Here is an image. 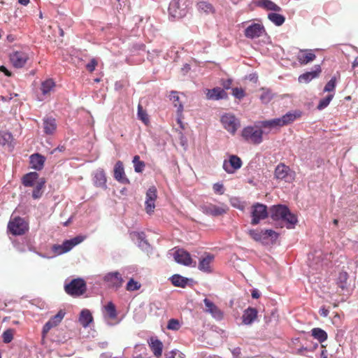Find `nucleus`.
I'll list each match as a JSON object with an SVG mask.
<instances>
[{
	"label": "nucleus",
	"mask_w": 358,
	"mask_h": 358,
	"mask_svg": "<svg viewBox=\"0 0 358 358\" xmlns=\"http://www.w3.org/2000/svg\"><path fill=\"white\" fill-rule=\"evenodd\" d=\"M198 9L206 13H213L215 12L214 7L211 3L206 1H201L197 3Z\"/></svg>",
	"instance_id": "nucleus-40"
},
{
	"label": "nucleus",
	"mask_w": 358,
	"mask_h": 358,
	"mask_svg": "<svg viewBox=\"0 0 358 358\" xmlns=\"http://www.w3.org/2000/svg\"><path fill=\"white\" fill-rule=\"evenodd\" d=\"M138 117L145 124L148 122L147 113L143 109L141 105L138 106Z\"/></svg>",
	"instance_id": "nucleus-52"
},
{
	"label": "nucleus",
	"mask_w": 358,
	"mask_h": 358,
	"mask_svg": "<svg viewBox=\"0 0 358 358\" xmlns=\"http://www.w3.org/2000/svg\"><path fill=\"white\" fill-rule=\"evenodd\" d=\"M203 303L206 306L205 312L210 313L216 320L220 321L223 319V312L213 301L205 298Z\"/></svg>",
	"instance_id": "nucleus-17"
},
{
	"label": "nucleus",
	"mask_w": 358,
	"mask_h": 358,
	"mask_svg": "<svg viewBox=\"0 0 358 358\" xmlns=\"http://www.w3.org/2000/svg\"><path fill=\"white\" fill-rule=\"evenodd\" d=\"M213 259L214 256L210 254H208L206 255V257L201 258L199 260L198 268L200 271L207 273H211L212 269L210 268V263Z\"/></svg>",
	"instance_id": "nucleus-30"
},
{
	"label": "nucleus",
	"mask_w": 358,
	"mask_h": 358,
	"mask_svg": "<svg viewBox=\"0 0 358 358\" xmlns=\"http://www.w3.org/2000/svg\"><path fill=\"white\" fill-rule=\"evenodd\" d=\"M149 345L154 354L157 357L162 356L163 350L162 342L157 338H151Z\"/></svg>",
	"instance_id": "nucleus-31"
},
{
	"label": "nucleus",
	"mask_w": 358,
	"mask_h": 358,
	"mask_svg": "<svg viewBox=\"0 0 358 358\" xmlns=\"http://www.w3.org/2000/svg\"><path fill=\"white\" fill-rule=\"evenodd\" d=\"M55 327V326L48 320L43 327L42 329V335L43 337H45L47 334L49 332V331Z\"/></svg>",
	"instance_id": "nucleus-56"
},
{
	"label": "nucleus",
	"mask_w": 358,
	"mask_h": 358,
	"mask_svg": "<svg viewBox=\"0 0 358 358\" xmlns=\"http://www.w3.org/2000/svg\"><path fill=\"white\" fill-rule=\"evenodd\" d=\"M251 295L253 299H258L260 296V293L258 289H254L252 291Z\"/></svg>",
	"instance_id": "nucleus-63"
},
{
	"label": "nucleus",
	"mask_w": 358,
	"mask_h": 358,
	"mask_svg": "<svg viewBox=\"0 0 358 358\" xmlns=\"http://www.w3.org/2000/svg\"><path fill=\"white\" fill-rule=\"evenodd\" d=\"M348 274L345 271L339 273L337 278V285L342 289L345 290L348 287Z\"/></svg>",
	"instance_id": "nucleus-39"
},
{
	"label": "nucleus",
	"mask_w": 358,
	"mask_h": 358,
	"mask_svg": "<svg viewBox=\"0 0 358 358\" xmlns=\"http://www.w3.org/2000/svg\"><path fill=\"white\" fill-rule=\"evenodd\" d=\"M65 315V313L59 310L55 315L52 316L49 321L55 326H57Z\"/></svg>",
	"instance_id": "nucleus-47"
},
{
	"label": "nucleus",
	"mask_w": 358,
	"mask_h": 358,
	"mask_svg": "<svg viewBox=\"0 0 358 358\" xmlns=\"http://www.w3.org/2000/svg\"><path fill=\"white\" fill-rule=\"evenodd\" d=\"M93 322V317L91 312L88 309H83L81 310L79 316V322L80 324L86 328Z\"/></svg>",
	"instance_id": "nucleus-33"
},
{
	"label": "nucleus",
	"mask_w": 358,
	"mask_h": 358,
	"mask_svg": "<svg viewBox=\"0 0 358 358\" xmlns=\"http://www.w3.org/2000/svg\"><path fill=\"white\" fill-rule=\"evenodd\" d=\"M104 308L110 318L115 319L117 317V310L112 301H109Z\"/></svg>",
	"instance_id": "nucleus-43"
},
{
	"label": "nucleus",
	"mask_w": 358,
	"mask_h": 358,
	"mask_svg": "<svg viewBox=\"0 0 358 358\" xmlns=\"http://www.w3.org/2000/svg\"><path fill=\"white\" fill-rule=\"evenodd\" d=\"M221 85L222 86V89L225 90H229L231 89V85H232V80L231 78H228L226 80H222Z\"/></svg>",
	"instance_id": "nucleus-59"
},
{
	"label": "nucleus",
	"mask_w": 358,
	"mask_h": 358,
	"mask_svg": "<svg viewBox=\"0 0 358 358\" xmlns=\"http://www.w3.org/2000/svg\"><path fill=\"white\" fill-rule=\"evenodd\" d=\"M175 261L182 265L189 266H192V259L190 254L183 249L177 250L173 255Z\"/></svg>",
	"instance_id": "nucleus-18"
},
{
	"label": "nucleus",
	"mask_w": 358,
	"mask_h": 358,
	"mask_svg": "<svg viewBox=\"0 0 358 358\" xmlns=\"http://www.w3.org/2000/svg\"><path fill=\"white\" fill-rule=\"evenodd\" d=\"M45 179L44 178H40L32 192V198L34 199H38L42 196L43 188L45 187Z\"/></svg>",
	"instance_id": "nucleus-34"
},
{
	"label": "nucleus",
	"mask_w": 358,
	"mask_h": 358,
	"mask_svg": "<svg viewBox=\"0 0 358 358\" xmlns=\"http://www.w3.org/2000/svg\"><path fill=\"white\" fill-rule=\"evenodd\" d=\"M187 6L180 4V0H172L169 6V17L172 19H180L186 15Z\"/></svg>",
	"instance_id": "nucleus-10"
},
{
	"label": "nucleus",
	"mask_w": 358,
	"mask_h": 358,
	"mask_svg": "<svg viewBox=\"0 0 358 358\" xmlns=\"http://www.w3.org/2000/svg\"><path fill=\"white\" fill-rule=\"evenodd\" d=\"M243 165L241 159L235 155H230L229 159L223 161L222 168L229 174H232L240 169Z\"/></svg>",
	"instance_id": "nucleus-13"
},
{
	"label": "nucleus",
	"mask_w": 358,
	"mask_h": 358,
	"mask_svg": "<svg viewBox=\"0 0 358 358\" xmlns=\"http://www.w3.org/2000/svg\"><path fill=\"white\" fill-rule=\"evenodd\" d=\"M258 311L255 308L248 307L242 315V322L245 325H251L257 318Z\"/></svg>",
	"instance_id": "nucleus-24"
},
{
	"label": "nucleus",
	"mask_w": 358,
	"mask_h": 358,
	"mask_svg": "<svg viewBox=\"0 0 358 358\" xmlns=\"http://www.w3.org/2000/svg\"><path fill=\"white\" fill-rule=\"evenodd\" d=\"M63 247L64 248V250H63V252H68L75 246L73 245L72 241L71 239H68V240H65L63 242Z\"/></svg>",
	"instance_id": "nucleus-57"
},
{
	"label": "nucleus",
	"mask_w": 358,
	"mask_h": 358,
	"mask_svg": "<svg viewBox=\"0 0 358 358\" xmlns=\"http://www.w3.org/2000/svg\"><path fill=\"white\" fill-rule=\"evenodd\" d=\"M103 281L108 285V287L115 289L116 290L120 289L124 282L122 275L118 271L107 273L103 275Z\"/></svg>",
	"instance_id": "nucleus-12"
},
{
	"label": "nucleus",
	"mask_w": 358,
	"mask_h": 358,
	"mask_svg": "<svg viewBox=\"0 0 358 358\" xmlns=\"http://www.w3.org/2000/svg\"><path fill=\"white\" fill-rule=\"evenodd\" d=\"M215 193L222 195L224 193V187L222 183L217 182L213 185V187Z\"/></svg>",
	"instance_id": "nucleus-54"
},
{
	"label": "nucleus",
	"mask_w": 358,
	"mask_h": 358,
	"mask_svg": "<svg viewBox=\"0 0 358 358\" xmlns=\"http://www.w3.org/2000/svg\"><path fill=\"white\" fill-rule=\"evenodd\" d=\"M96 65H97V62L94 58H93L90 60V62L89 63L87 64L86 69L90 72H92L94 71Z\"/></svg>",
	"instance_id": "nucleus-58"
},
{
	"label": "nucleus",
	"mask_w": 358,
	"mask_h": 358,
	"mask_svg": "<svg viewBox=\"0 0 358 358\" xmlns=\"http://www.w3.org/2000/svg\"><path fill=\"white\" fill-rule=\"evenodd\" d=\"M170 280L171 283L178 287L185 288L188 285H192L194 282V280L192 278H186L182 276L180 274H174L170 278Z\"/></svg>",
	"instance_id": "nucleus-26"
},
{
	"label": "nucleus",
	"mask_w": 358,
	"mask_h": 358,
	"mask_svg": "<svg viewBox=\"0 0 358 358\" xmlns=\"http://www.w3.org/2000/svg\"><path fill=\"white\" fill-rule=\"evenodd\" d=\"M39 179V174L37 172H29L23 176L22 184L25 187H33Z\"/></svg>",
	"instance_id": "nucleus-32"
},
{
	"label": "nucleus",
	"mask_w": 358,
	"mask_h": 358,
	"mask_svg": "<svg viewBox=\"0 0 358 358\" xmlns=\"http://www.w3.org/2000/svg\"><path fill=\"white\" fill-rule=\"evenodd\" d=\"M336 87V78L333 76L324 87V92H334Z\"/></svg>",
	"instance_id": "nucleus-45"
},
{
	"label": "nucleus",
	"mask_w": 358,
	"mask_h": 358,
	"mask_svg": "<svg viewBox=\"0 0 358 358\" xmlns=\"http://www.w3.org/2000/svg\"><path fill=\"white\" fill-rule=\"evenodd\" d=\"M206 98L208 100L215 101L227 99L228 94L224 89L219 87H216L211 90H207Z\"/></svg>",
	"instance_id": "nucleus-21"
},
{
	"label": "nucleus",
	"mask_w": 358,
	"mask_h": 358,
	"mask_svg": "<svg viewBox=\"0 0 358 358\" xmlns=\"http://www.w3.org/2000/svg\"><path fill=\"white\" fill-rule=\"evenodd\" d=\"M265 33V29L263 24L259 23H252L244 30V35L250 39H255L260 37Z\"/></svg>",
	"instance_id": "nucleus-15"
},
{
	"label": "nucleus",
	"mask_w": 358,
	"mask_h": 358,
	"mask_svg": "<svg viewBox=\"0 0 358 358\" xmlns=\"http://www.w3.org/2000/svg\"><path fill=\"white\" fill-rule=\"evenodd\" d=\"M300 116L299 112H288L280 117L274 118L269 120H263L257 122L256 125L262 128H277L287 125L293 122Z\"/></svg>",
	"instance_id": "nucleus-2"
},
{
	"label": "nucleus",
	"mask_w": 358,
	"mask_h": 358,
	"mask_svg": "<svg viewBox=\"0 0 358 358\" xmlns=\"http://www.w3.org/2000/svg\"><path fill=\"white\" fill-rule=\"evenodd\" d=\"M334 96V93L333 94H329L327 96H326L324 98L320 99L319 101V103L317 106V108L320 110L324 109L327 108L331 100L333 99Z\"/></svg>",
	"instance_id": "nucleus-42"
},
{
	"label": "nucleus",
	"mask_w": 358,
	"mask_h": 358,
	"mask_svg": "<svg viewBox=\"0 0 358 358\" xmlns=\"http://www.w3.org/2000/svg\"><path fill=\"white\" fill-rule=\"evenodd\" d=\"M272 94L269 90L264 91L260 96L262 102L264 104L268 103L272 99Z\"/></svg>",
	"instance_id": "nucleus-53"
},
{
	"label": "nucleus",
	"mask_w": 358,
	"mask_h": 358,
	"mask_svg": "<svg viewBox=\"0 0 358 358\" xmlns=\"http://www.w3.org/2000/svg\"><path fill=\"white\" fill-rule=\"evenodd\" d=\"M257 5L268 10L280 12L282 10L279 6H278L271 0H259L257 3Z\"/></svg>",
	"instance_id": "nucleus-36"
},
{
	"label": "nucleus",
	"mask_w": 358,
	"mask_h": 358,
	"mask_svg": "<svg viewBox=\"0 0 358 358\" xmlns=\"http://www.w3.org/2000/svg\"><path fill=\"white\" fill-rule=\"evenodd\" d=\"M1 338L4 343L8 344L10 343L13 339V329H8L4 331L1 335Z\"/></svg>",
	"instance_id": "nucleus-46"
},
{
	"label": "nucleus",
	"mask_w": 358,
	"mask_h": 358,
	"mask_svg": "<svg viewBox=\"0 0 358 358\" xmlns=\"http://www.w3.org/2000/svg\"><path fill=\"white\" fill-rule=\"evenodd\" d=\"M316 55L311 49L300 50L297 55V60L301 64H307L315 59Z\"/></svg>",
	"instance_id": "nucleus-23"
},
{
	"label": "nucleus",
	"mask_w": 358,
	"mask_h": 358,
	"mask_svg": "<svg viewBox=\"0 0 358 358\" xmlns=\"http://www.w3.org/2000/svg\"><path fill=\"white\" fill-rule=\"evenodd\" d=\"M271 217L275 220H282L286 222L287 229H292L297 223L296 216L292 213L289 208L285 205H275L270 208Z\"/></svg>",
	"instance_id": "nucleus-1"
},
{
	"label": "nucleus",
	"mask_w": 358,
	"mask_h": 358,
	"mask_svg": "<svg viewBox=\"0 0 358 358\" xmlns=\"http://www.w3.org/2000/svg\"><path fill=\"white\" fill-rule=\"evenodd\" d=\"M28 59V55L22 51H15L10 57V61L15 68H22Z\"/></svg>",
	"instance_id": "nucleus-19"
},
{
	"label": "nucleus",
	"mask_w": 358,
	"mask_h": 358,
	"mask_svg": "<svg viewBox=\"0 0 358 358\" xmlns=\"http://www.w3.org/2000/svg\"><path fill=\"white\" fill-rule=\"evenodd\" d=\"M8 229L14 236H21L28 231L29 225L23 218L17 217L9 222Z\"/></svg>",
	"instance_id": "nucleus-8"
},
{
	"label": "nucleus",
	"mask_w": 358,
	"mask_h": 358,
	"mask_svg": "<svg viewBox=\"0 0 358 358\" xmlns=\"http://www.w3.org/2000/svg\"><path fill=\"white\" fill-rule=\"evenodd\" d=\"M180 324L177 319H170L168 322L167 329L169 330L177 331L180 329Z\"/></svg>",
	"instance_id": "nucleus-51"
},
{
	"label": "nucleus",
	"mask_w": 358,
	"mask_h": 358,
	"mask_svg": "<svg viewBox=\"0 0 358 358\" xmlns=\"http://www.w3.org/2000/svg\"><path fill=\"white\" fill-rule=\"evenodd\" d=\"M56 86L55 82L52 78L46 79L43 81L41 84V94L37 96V100L38 101H43L44 96L48 94Z\"/></svg>",
	"instance_id": "nucleus-22"
},
{
	"label": "nucleus",
	"mask_w": 358,
	"mask_h": 358,
	"mask_svg": "<svg viewBox=\"0 0 358 358\" xmlns=\"http://www.w3.org/2000/svg\"><path fill=\"white\" fill-rule=\"evenodd\" d=\"M220 120L224 128L231 134H234L241 125L240 120L232 113L223 114Z\"/></svg>",
	"instance_id": "nucleus-9"
},
{
	"label": "nucleus",
	"mask_w": 358,
	"mask_h": 358,
	"mask_svg": "<svg viewBox=\"0 0 358 358\" xmlns=\"http://www.w3.org/2000/svg\"><path fill=\"white\" fill-rule=\"evenodd\" d=\"M268 18L276 26H281L285 21L284 15L276 13H269L268 14Z\"/></svg>",
	"instance_id": "nucleus-38"
},
{
	"label": "nucleus",
	"mask_w": 358,
	"mask_h": 358,
	"mask_svg": "<svg viewBox=\"0 0 358 358\" xmlns=\"http://www.w3.org/2000/svg\"><path fill=\"white\" fill-rule=\"evenodd\" d=\"M132 162L134 164L135 172L141 173L143 171L145 164L144 162L140 160V157L138 155H135L134 157Z\"/></svg>",
	"instance_id": "nucleus-41"
},
{
	"label": "nucleus",
	"mask_w": 358,
	"mask_h": 358,
	"mask_svg": "<svg viewBox=\"0 0 358 358\" xmlns=\"http://www.w3.org/2000/svg\"><path fill=\"white\" fill-rule=\"evenodd\" d=\"M231 353L233 355L234 358H239V356L241 353V348L238 347L234 348L231 350Z\"/></svg>",
	"instance_id": "nucleus-61"
},
{
	"label": "nucleus",
	"mask_w": 358,
	"mask_h": 358,
	"mask_svg": "<svg viewBox=\"0 0 358 358\" xmlns=\"http://www.w3.org/2000/svg\"><path fill=\"white\" fill-rule=\"evenodd\" d=\"M311 336L319 343H322L327 339V333L321 328L315 327L311 330Z\"/></svg>",
	"instance_id": "nucleus-35"
},
{
	"label": "nucleus",
	"mask_w": 358,
	"mask_h": 358,
	"mask_svg": "<svg viewBox=\"0 0 358 358\" xmlns=\"http://www.w3.org/2000/svg\"><path fill=\"white\" fill-rule=\"evenodd\" d=\"M114 178L120 183L127 185L130 183L129 180L126 177L123 163L117 161L114 166Z\"/></svg>",
	"instance_id": "nucleus-20"
},
{
	"label": "nucleus",
	"mask_w": 358,
	"mask_h": 358,
	"mask_svg": "<svg viewBox=\"0 0 358 358\" xmlns=\"http://www.w3.org/2000/svg\"><path fill=\"white\" fill-rule=\"evenodd\" d=\"M45 157L39 153H34L30 156V164L31 168L36 171L43 169Z\"/></svg>",
	"instance_id": "nucleus-29"
},
{
	"label": "nucleus",
	"mask_w": 358,
	"mask_h": 358,
	"mask_svg": "<svg viewBox=\"0 0 358 358\" xmlns=\"http://www.w3.org/2000/svg\"><path fill=\"white\" fill-rule=\"evenodd\" d=\"M232 95L237 99L241 100L245 96V92L241 87L232 88Z\"/></svg>",
	"instance_id": "nucleus-50"
},
{
	"label": "nucleus",
	"mask_w": 358,
	"mask_h": 358,
	"mask_svg": "<svg viewBox=\"0 0 358 358\" xmlns=\"http://www.w3.org/2000/svg\"><path fill=\"white\" fill-rule=\"evenodd\" d=\"M130 238L137 246L143 252H150L152 250L151 245L146 238V235L143 231H131Z\"/></svg>",
	"instance_id": "nucleus-11"
},
{
	"label": "nucleus",
	"mask_w": 358,
	"mask_h": 358,
	"mask_svg": "<svg viewBox=\"0 0 358 358\" xmlns=\"http://www.w3.org/2000/svg\"><path fill=\"white\" fill-rule=\"evenodd\" d=\"M72 241L73 245L76 246L77 245L80 244L85 240V236H76V237L71 238Z\"/></svg>",
	"instance_id": "nucleus-60"
},
{
	"label": "nucleus",
	"mask_w": 358,
	"mask_h": 358,
	"mask_svg": "<svg viewBox=\"0 0 358 358\" xmlns=\"http://www.w3.org/2000/svg\"><path fill=\"white\" fill-rule=\"evenodd\" d=\"M93 182L96 187L103 189H107L106 176L103 169H99L94 172Z\"/></svg>",
	"instance_id": "nucleus-28"
},
{
	"label": "nucleus",
	"mask_w": 358,
	"mask_h": 358,
	"mask_svg": "<svg viewBox=\"0 0 358 358\" xmlns=\"http://www.w3.org/2000/svg\"><path fill=\"white\" fill-rule=\"evenodd\" d=\"M321 73V67L320 65H315L314 70L307 71L299 76L298 80L299 83H308L312 80L317 78Z\"/></svg>",
	"instance_id": "nucleus-27"
},
{
	"label": "nucleus",
	"mask_w": 358,
	"mask_h": 358,
	"mask_svg": "<svg viewBox=\"0 0 358 358\" xmlns=\"http://www.w3.org/2000/svg\"><path fill=\"white\" fill-rule=\"evenodd\" d=\"M169 99L173 101L175 107L177 108L178 113H181L183 110V105L180 101V97L176 91H171L169 94Z\"/></svg>",
	"instance_id": "nucleus-37"
},
{
	"label": "nucleus",
	"mask_w": 358,
	"mask_h": 358,
	"mask_svg": "<svg viewBox=\"0 0 358 358\" xmlns=\"http://www.w3.org/2000/svg\"><path fill=\"white\" fill-rule=\"evenodd\" d=\"M43 132L46 135H52L57 130V124L55 118L52 117H45L43 119Z\"/></svg>",
	"instance_id": "nucleus-25"
},
{
	"label": "nucleus",
	"mask_w": 358,
	"mask_h": 358,
	"mask_svg": "<svg viewBox=\"0 0 358 358\" xmlns=\"http://www.w3.org/2000/svg\"><path fill=\"white\" fill-rule=\"evenodd\" d=\"M241 136L246 141L259 145L263 141V131L253 126H247L241 131Z\"/></svg>",
	"instance_id": "nucleus-5"
},
{
	"label": "nucleus",
	"mask_w": 358,
	"mask_h": 358,
	"mask_svg": "<svg viewBox=\"0 0 358 358\" xmlns=\"http://www.w3.org/2000/svg\"><path fill=\"white\" fill-rule=\"evenodd\" d=\"M157 198V189L155 186H152L147 190L145 201V210L148 214L151 215L154 212Z\"/></svg>",
	"instance_id": "nucleus-16"
},
{
	"label": "nucleus",
	"mask_w": 358,
	"mask_h": 358,
	"mask_svg": "<svg viewBox=\"0 0 358 358\" xmlns=\"http://www.w3.org/2000/svg\"><path fill=\"white\" fill-rule=\"evenodd\" d=\"M319 313H320V315H322L323 317H327L329 315V311L327 309H326L324 307H322V308H320Z\"/></svg>",
	"instance_id": "nucleus-62"
},
{
	"label": "nucleus",
	"mask_w": 358,
	"mask_h": 358,
	"mask_svg": "<svg viewBox=\"0 0 358 358\" xmlns=\"http://www.w3.org/2000/svg\"><path fill=\"white\" fill-rule=\"evenodd\" d=\"M13 140V135L10 132L0 131V144L8 145Z\"/></svg>",
	"instance_id": "nucleus-44"
},
{
	"label": "nucleus",
	"mask_w": 358,
	"mask_h": 358,
	"mask_svg": "<svg viewBox=\"0 0 358 358\" xmlns=\"http://www.w3.org/2000/svg\"><path fill=\"white\" fill-rule=\"evenodd\" d=\"M64 250V248L63 247V243L61 245L55 244L52 247V252L57 255L66 253V252H63Z\"/></svg>",
	"instance_id": "nucleus-55"
},
{
	"label": "nucleus",
	"mask_w": 358,
	"mask_h": 358,
	"mask_svg": "<svg viewBox=\"0 0 358 358\" xmlns=\"http://www.w3.org/2000/svg\"><path fill=\"white\" fill-rule=\"evenodd\" d=\"M201 211L207 215L217 217L227 213L228 207L226 205L216 206L209 203L201 207Z\"/></svg>",
	"instance_id": "nucleus-14"
},
{
	"label": "nucleus",
	"mask_w": 358,
	"mask_h": 358,
	"mask_svg": "<svg viewBox=\"0 0 358 358\" xmlns=\"http://www.w3.org/2000/svg\"><path fill=\"white\" fill-rule=\"evenodd\" d=\"M165 358H185V355L180 350L174 349L166 353Z\"/></svg>",
	"instance_id": "nucleus-48"
},
{
	"label": "nucleus",
	"mask_w": 358,
	"mask_h": 358,
	"mask_svg": "<svg viewBox=\"0 0 358 358\" xmlns=\"http://www.w3.org/2000/svg\"><path fill=\"white\" fill-rule=\"evenodd\" d=\"M268 215L267 206L263 203H255L252 206L251 209V224L257 225L262 220L266 219Z\"/></svg>",
	"instance_id": "nucleus-6"
},
{
	"label": "nucleus",
	"mask_w": 358,
	"mask_h": 358,
	"mask_svg": "<svg viewBox=\"0 0 358 358\" xmlns=\"http://www.w3.org/2000/svg\"><path fill=\"white\" fill-rule=\"evenodd\" d=\"M274 176L277 180L291 182L295 178V172L284 163H280L275 169Z\"/></svg>",
	"instance_id": "nucleus-7"
},
{
	"label": "nucleus",
	"mask_w": 358,
	"mask_h": 358,
	"mask_svg": "<svg viewBox=\"0 0 358 358\" xmlns=\"http://www.w3.org/2000/svg\"><path fill=\"white\" fill-rule=\"evenodd\" d=\"M249 234L255 241L260 242L264 245L275 243L279 236V234L272 229L260 231L257 229H250Z\"/></svg>",
	"instance_id": "nucleus-3"
},
{
	"label": "nucleus",
	"mask_w": 358,
	"mask_h": 358,
	"mask_svg": "<svg viewBox=\"0 0 358 358\" xmlns=\"http://www.w3.org/2000/svg\"><path fill=\"white\" fill-rule=\"evenodd\" d=\"M141 287V284L137 281H135L133 278H131L126 286V289L128 291H136L138 290Z\"/></svg>",
	"instance_id": "nucleus-49"
},
{
	"label": "nucleus",
	"mask_w": 358,
	"mask_h": 358,
	"mask_svg": "<svg viewBox=\"0 0 358 358\" xmlns=\"http://www.w3.org/2000/svg\"><path fill=\"white\" fill-rule=\"evenodd\" d=\"M87 289L85 281L80 278L73 279L69 283L65 282L64 290L70 296H79Z\"/></svg>",
	"instance_id": "nucleus-4"
},
{
	"label": "nucleus",
	"mask_w": 358,
	"mask_h": 358,
	"mask_svg": "<svg viewBox=\"0 0 358 358\" xmlns=\"http://www.w3.org/2000/svg\"><path fill=\"white\" fill-rule=\"evenodd\" d=\"M16 39V37L13 35V34H8L7 36H6V41L8 42V43H13V41H15Z\"/></svg>",
	"instance_id": "nucleus-64"
}]
</instances>
